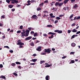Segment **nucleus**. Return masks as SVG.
<instances>
[{
	"label": "nucleus",
	"mask_w": 80,
	"mask_h": 80,
	"mask_svg": "<svg viewBox=\"0 0 80 80\" xmlns=\"http://www.w3.org/2000/svg\"><path fill=\"white\" fill-rule=\"evenodd\" d=\"M28 35H29V33L26 32V34L25 33L23 35H21V37H22V38H23V37H23H28Z\"/></svg>",
	"instance_id": "nucleus-2"
},
{
	"label": "nucleus",
	"mask_w": 80,
	"mask_h": 80,
	"mask_svg": "<svg viewBox=\"0 0 80 80\" xmlns=\"http://www.w3.org/2000/svg\"><path fill=\"white\" fill-rule=\"evenodd\" d=\"M63 16H64V15H60L59 17H63Z\"/></svg>",
	"instance_id": "nucleus-57"
},
{
	"label": "nucleus",
	"mask_w": 80,
	"mask_h": 80,
	"mask_svg": "<svg viewBox=\"0 0 80 80\" xmlns=\"http://www.w3.org/2000/svg\"><path fill=\"white\" fill-rule=\"evenodd\" d=\"M71 45L72 47H75V45H76V44L73 42L71 43Z\"/></svg>",
	"instance_id": "nucleus-12"
},
{
	"label": "nucleus",
	"mask_w": 80,
	"mask_h": 80,
	"mask_svg": "<svg viewBox=\"0 0 80 80\" xmlns=\"http://www.w3.org/2000/svg\"><path fill=\"white\" fill-rule=\"evenodd\" d=\"M41 55H45L46 54V53H43V52H42L41 53Z\"/></svg>",
	"instance_id": "nucleus-49"
},
{
	"label": "nucleus",
	"mask_w": 80,
	"mask_h": 80,
	"mask_svg": "<svg viewBox=\"0 0 80 80\" xmlns=\"http://www.w3.org/2000/svg\"><path fill=\"white\" fill-rule=\"evenodd\" d=\"M30 32V31L28 29H27L26 31H25V33H29V32Z\"/></svg>",
	"instance_id": "nucleus-32"
},
{
	"label": "nucleus",
	"mask_w": 80,
	"mask_h": 80,
	"mask_svg": "<svg viewBox=\"0 0 80 80\" xmlns=\"http://www.w3.org/2000/svg\"><path fill=\"white\" fill-rule=\"evenodd\" d=\"M30 45L32 46V47H33V46H34V43L33 42H32L30 44Z\"/></svg>",
	"instance_id": "nucleus-19"
},
{
	"label": "nucleus",
	"mask_w": 80,
	"mask_h": 80,
	"mask_svg": "<svg viewBox=\"0 0 80 80\" xmlns=\"http://www.w3.org/2000/svg\"><path fill=\"white\" fill-rule=\"evenodd\" d=\"M43 36L44 37H47L48 35H47V34H46L44 33V34H43Z\"/></svg>",
	"instance_id": "nucleus-40"
},
{
	"label": "nucleus",
	"mask_w": 80,
	"mask_h": 80,
	"mask_svg": "<svg viewBox=\"0 0 80 80\" xmlns=\"http://www.w3.org/2000/svg\"><path fill=\"white\" fill-rule=\"evenodd\" d=\"M4 48H8V49H10V48L8 47V46H5L4 47Z\"/></svg>",
	"instance_id": "nucleus-41"
},
{
	"label": "nucleus",
	"mask_w": 80,
	"mask_h": 80,
	"mask_svg": "<svg viewBox=\"0 0 80 80\" xmlns=\"http://www.w3.org/2000/svg\"><path fill=\"white\" fill-rule=\"evenodd\" d=\"M1 77L3 79H6V78L5 77L3 76H1Z\"/></svg>",
	"instance_id": "nucleus-23"
},
{
	"label": "nucleus",
	"mask_w": 80,
	"mask_h": 80,
	"mask_svg": "<svg viewBox=\"0 0 80 80\" xmlns=\"http://www.w3.org/2000/svg\"><path fill=\"white\" fill-rule=\"evenodd\" d=\"M44 52L45 53H51V51L52 50H51L49 48L48 49H45L44 50Z\"/></svg>",
	"instance_id": "nucleus-1"
},
{
	"label": "nucleus",
	"mask_w": 80,
	"mask_h": 80,
	"mask_svg": "<svg viewBox=\"0 0 80 80\" xmlns=\"http://www.w3.org/2000/svg\"><path fill=\"white\" fill-rule=\"evenodd\" d=\"M14 3H18V0H14Z\"/></svg>",
	"instance_id": "nucleus-30"
},
{
	"label": "nucleus",
	"mask_w": 80,
	"mask_h": 80,
	"mask_svg": "<svg viewBox=\"0 0 80 80\" xmlns=\"http://www.w3.org/2000/svg\"><path fill=\"white\" fill-rule=\"evenodd\" d=\"M32 38V36L28 37V38H26L25 39V40H26V41H27V40H30V39H31Z\"/></svg>",
	"instance_id": "nucleus-4"
},
{
	"label": "nucleus",
	"mask_w": 80,
	"mask_h": 80,
	"mask_svg": "<svg viewBox=\"0 0 80 80\" xmlns=\"http://www.w3.org/2000/svg\"><path fill=\"white\" fill-rule=\"evenodd\" d=\"M75 62V61L73 60H72L70 62V64H71V63H74Z\"/></svg>",
	"instance_id": "nucleus-18"
},
{
	"label": "nucleus",
	"mask_w": 80,
	"mask_h": 80,
	"mask_svg": "<svg viewBox=\"0 0 80 80\" xmlns=\"http://www.w3.org/2000/svg\"><path fill=\"white\" fill-rule=\"evenodd\" d=\"M73 14L71 15L70 16L69 19H71V18H73Z\"/></svg>",
	"instance_id": "nucleus-24"
},
{
	"label": "nucleus",
	"mask_w": 80,
	"mask_h": 80,
	"mask_svg": "<svg viewBox=\"0 0 80 80\" xmlns=\"http://www.w3.org/2000/svg\"><path fill=\"white\" fill-rule=\"evenodd\" d=\"M19 28L20 29H22L23 28V26H20Z\"/></svg>",
	"instance_id": "nucleus-44"
},
{
	"label": "nucleus",
	"mask_w": 80,
	"mask_h": 80,
	"mask_svg": "<svg viewBox=\"0 0 80 80\" xmlns=\"http://www.w3.org/2000/svg\"><path fill=\"white\" fill-rule=\"evenodd\" d=\"M17 45H18L20 46L24 45V44L23 42H19L17 43Z\"/></svg>",
	"instance_id": "nucleus-6"
},
{
	"label": "nucleus",
	"mask_w": 80,
	"mask_h": 80,
	"mask_svg": "<svg viewBox=\"0 0 80 80\" xmlns=\"http://www.w3.org/2000/svg\"><path fill=\"white\" fill-rule=\"evenodd\" d=\"M56 33H55L54 32H49V33H48V35H55Z\"/></svg>",
	"instance_id": "nucleus-7"
},
{
	"label": "nucleus",
	"mask_w": 80,
	"mask_h": 80,
	"mask_svg": "<svg viewBox=\"0 0 80 80\" xmlns=\"http://www.w3.org/2000/svg\"><path fill=\"white\" fill-rule=\"evenodd\" d=\"M71 2V3H74V2L75 1V0H70Z\"/></svg>",
	"instance_id": "nucleus-42"
},
{
	"label": "nucleus",
	"mask_w": 80,
	"mask_h": 80,
	"mask_svg": "<svg viewBox=\"0 0 80 80\" xmlns=\"http://www.w3.org/2000/svg\"><path fill=\"white\" fill-rule=\"evenodd\" d=\"M50 15V17H52V16H53V13H50L49 14Z\"/></svg>",
	"instance_id": "nucleus-56"
},
{
	"label": "nucleus",
	"mask_w": 80,
	"mask_h": 80,
	"mask_svg": "<svg viewBox=\"0 0 80 80\" xmlns=\"http://www.w3.org/2000/svg\"><path fill=\"white\" fill-rule=\"evenodd\" d=\"M30 65H35V63H31L30 64Z\"/></svg>",
	"instance_id": "nucleus-54"
},
{
	"label": "nucleus",
	"mask_w": 80,
	"mask_h": 80,
	"mask_svg": "<svg viewBox=\"0 0 80 80\" xmlns=\"http://www.w3.org/2000/svg\"><path fill=\"white\" fill-rule=\"evenodd\" d=\"M32 3H33L34 2H35V0H32L31 1Z\"/></svg>",
	"instance_id": "nucleus-47"
},
{
	"label": "nucleus",
	"mask_w": 80,
	"mask_h": 80,
	"mask_svg": "<svg viewBox=\"0 0 80 80\" xmlns=\"http://www.w3.org/2000/svg\"><path fill=\"white\" fill-rule=\"evenodd\" d=\"M9 52L10 53H13V51L12 50H9Z\"/></svg>",
	"instance_id": "nucleus-55"
},
{
	"label": "nucleus",
	"mask_w": 80,
	"mask_h": 80,
	"mask_svg": "<svg viewBox=\"0 0 80 80\" xmlns=\"http://www.w3.org/2000/svg\"><path fill=\"white\" fill-rule=\"evenodd\" d=\"M31 2V1L30 0H28L27 1V2L28 4H26V5L27 6H28V5H30L31 4V3H30V2Z\"/></svg>",
	"instance_id": "nucleus-10"
},
{
	"label": "nucleus",
	"mask_w": 80,
	"mask_h": 80,
	"mask_svg": "<svg viewBox=\"0 0 80 80\" xmlns=\"http://www.w3.org/2000/svg\"><path fill=\"white\" fill-rule=\"evenodd\" d=\"M44 3H48V0H47L46 1H45L44 2Z\"/></svg>",
	"instance_id": "nucleus-51"
},
{
	"label": "nucleus",
	"mask_w": 80,
	"mask_h": 80,
	"mask_svg": "<svg viewBox=\"0 0 80 80\" xmlns=\"http://www.w3.org/2000/svg\"><path fill=\"white\" fill-rule=\"evenodd\" d=\"M32 62H37V59H32Z\"/></svg>",
	"instance_id": "nucleus-15"
},
{
	"label": "nucleus",
	"mask_w": 80,
	"mask_h": 80,
	"mask_svg": "<svg viewBox=\"0 0 80 80\" xmlns=\"http://www.w3.org/2000/svg\"><path fill=\"white\" fill-rule=\"evenodd\" d=\"M22 31L23 32H21V35H23L24 34H25V29H22Z\"/></svg>",
	"instance_id": "nucleus-9"
},
{
	"label": "nucleus",
	"mask_w": 80,
	"mask_h": 80,
	"mask_svg": "<svg viewBox=\"0 0 80 80\" xmlns=\"http://www.w3.org/2000/svg\"><path fill=\"white\" fill-rule=\"evenodd\" d=\"M8 7L10 8H13V5H8Z\"/></svg>",
	"instance_id": "nucleus-13"
},
{
	"label": "nucleus",
	"mask_w": 80,
	"mask_h": 80,
	"mask_svg": "<svg viewBox=\"0 0 80 80\" xmlns=\"http://www.w3.org/2000/svg\"><path fill=\"white\" fill-rule=\"evenodd\" d=\"M62 33V31H61V30H58V33Z\"/></svg>",
	"instance_id": "nucleus-36"
},
{
	"label": "nucleus",
	"mask_w": 80,
	"mask_h": 80,
	"mask_svg": "<svg viewBox=\"0 0 80 80\" xmlns=\"http://www.w3.org/2000/svg\"><path fill=\"white\" fill-rule=\"evenodd\" d=\"M42 10V8H37V10H38V11H40V10Z\"/></svg>",
	"instance_id": "nucleus-34"
},
{
	"label": "nucleus",
	"mask_w": 80,
	"mask_h": 80,
	"mask_svg": "<svg viewBox=\"0 0 80 80\" xmlns=\"http://www.w3.org/2000/svg\"><path fill=\"white\" fill-rule=\"evenodd\" d=\"M78 7V6L77 4H75V5L74 6V8L75 9L77 8Z\"/></svg>",
	"instance_id": "nucleus-14"
},
{
	"label": "nucleus",
	"mask_w": 80,
	"mask_h": 80,
	"mask_svg": "<svg viewBox=\"0 0 80 80\" xmlns=\"http://www.w3.org/2000/svg\"><path fill=\"white\" fill-rule=\"evenodd\" d=\"M42 16L43 17H46V15L45 13H44L43 14Z\"/></svg>",
	"instance_id": "nucleus-48"
},
{
	"label": "nucleus",
	"mask_w": 80,
	"mask_h": 80,
	"mask_svg": "<svg viewBox=\"0 0 80 80\" xmlns=\"http://www.w3.org/2000/svg\"><path fill=\"white\" fill-rule=\"evenodd\" d=\"M0 68H3V65L2 64H0Z\"/></svg>",
	"instance_id": "nucleus-50"
},
{
	"label": "nucleus",
	"mask_w": 80,
	"mask_h": 80,
	"mask_svg": "<svg viewBox=\"0 0 80 80\" xmlns=\"http://www.w3.org/2000/svg\"><path fill=\"white\" fill-rule=\"evenodd\" d=\"M55 16H51L50 18H55Z\"/></svg>",
	"instance_id": "nucleus-53"
},
{
	"label": "nucleus",
	"mask_w": 80,
	"mask_h": 80,
	"mask_svg": "<svg viewBox=\"0 0 80 80\" xmlns=\"http://www.w3.org/2000/svg\"><path fill=\"white\" fill-rule=\"evenodd\" d=\"M33 33H35L34 32H33V31H32L31 32V34H33Z\"/></svg>",
	"instance_id": "nucleus-63"
},
{
	"label": "nucleus",
	"mask_w": 80,
	"mask_h": 80,
	"mask_svg": "<svg viewBox=\"0 0 80 80\" xmlns=\"http://www.w3.org/2000/svg\"><path fill=\"white\" fill-rule=\"evenodd\" d=\"M70 55H74V54L75 53V52H70Z\"/></svg>",
	"instance_id": "nucleus-39"
},
{
	"label": "nucleus",
	"mask_w": 80,
	"mask_h": 80,
	"mask_svg": "<svg viewBox=\"0 0 80 80\" xmlns=\"http://www.w3.org/2000/svg\"><path fill=\"white\" fill-rule=\"evenodd\" d=\"M11 66H12V67H14V66H15L16 65V64L15 63H12L11 64Z\"/></svg>",
	"instance_id": "nucleus-29"
},
{
	"label": "nucleus",
	"mask_w": 80,
	"mask_h": 80,
	"mask_svg": "<svg viewBox=\"0 0 80 80\" xmlns=\"http://www.w3.org/2000/svg\"><path fill=\"white\" fill-rule=\"evenodd\" d=\"M58 22V20H56L55 21L54 23H57V22Z\"/></svg>",
	"instance_id": "nucleus-60"
},
{
	"label": "nucleus",
	"mask_w": 80,
	"mask_h": 80,
	"mask_svg": "<svg viewBox=\"0 0 80 80\" xmlns=\"http://www.w3.org/2000/svg\"><path fill=\"white\" fill-rule=\"evenodd\" d=\"M6 2L8 3H10V1L9 0H6Z\"/></svg>",
	"instance_id": "nucleus-37"
},
{
	"label": "nucleus",
	"mask_w": 80,
	"mask_h": 80,
	"mask_svg": "<svg viewBox=\"0 0 80 80\" xmlns=\"http://www.w3.org/2000/svg\"><path fill=\"white\" fill-rule=\"evenodd\" d=\"M68 1H69V0H65L64 1V4H66V3H67L68 2Z\"/></svg>",
	"instance_id": "nucleus-17"
},
{
	"label": "nucleus",
	"mask_w": 80,
	"mask_h": 80,
	"mask_svg": "<svg viewBox=\"0 0 80 80\" xmlns=\"http://www.w3.org/2000/svg\"><path fill=\"white\" fill-rule=\"evenodd\" d=\"M75 23H74L72 24L71 26H72V27H73V26H75Z\"/></svg>",
	"instance_id": "nucleus-59"
},
{
	"label": "nucleus",
	"mask_w": 80,
	"mask_h": 80,
	"mask_svg": "<svg viewBox=\"0 0 80 80\" xmlns=\"http://www.w3.org/2000/svg\"><path fill=\"white\" fill-rule=\"evenodd\" d=\"M54 37V36L53 35H51L50 37H49V38H53Z\"/></svg>",
	"instance_id": "nucleus-22"
},
{
	"label": "nucleus",
	"mask_w": 80,
	"mask_h": 80,
	"mask_svg": "<svg viewBox=\"0 0 80 80\" xmlns=\"http://www.w3.org/2000/svg\"><path fill=\"white\" fill-rule=\"evenodd\" d=\"M56 19L57 20H60V18L59 17H57Z\"/></svg>",
	"instance_id": "nucleus-43"
},
{
	"label": "nucleus",
	"mask_w": 80,
	"mask_h": 80,
	"mask_svg": "<svg viewBox=\"0 0 80 80\" xmlns=\"http://www.w3.org/2000/svg\"><path fill=\"white\" fill-rule=\"evenodd\" d=\"M43 4H44V3H43V2L40 4H39V6H40V7H42L43 6Z\"/></svg>",
	"instance_id": "nucleus-20"
},
{
	"label": "nucleus",
	"mask_w": 80,
	"mask_h": 80,
	"mask_svg": "<svg viewBox=\"0 0 80 80\" xmlns=\"http://www.w3.org/2000/svg\"><path fill=\"white\" fill-rule=\"evenodd\" d=\"M78 19H80V17H78L77 18V20H78Z\"/></svg>",
	"instance_id": "nucleus-62"
},
{
	"label": "nucleus",
	"mask_w": 80,
	"mask_h": 80,
	"mask_svg": "<svg viewBox=\"0 0 80 80\" xmlns=\"http://www.w3.org/2000/svg\"><path fill=\"white\" fill-rule=\"evenodd\" d=\"M33 35L34 37H36V36H38V33L37 32H35L34 34Z\"/></svg>",
	"instance_id": "nucleus-26"
},
{
	"label": "nucleus",
	"mask_w": 80,
	"mask_h": 80,
	"mask_svg": "<svg viewBox=\"0 0 80 80\" xmlns=\"http://www.w3.org/2000/svg\"><path fill=\"white\" fill-rule=\"evenodd\" d=\"M45 61H40V64H42L43 63H45Z\"/></svg>",
	"instance_id": "nucleus-25"
},
{
	"label": "nucleus",
	"mask_w": 80,
	"mask_h": 80,
	"mask_svg": "<svg viewBox=\"0 0 80 80\" xmlns=\"http://www.w3.org/2000/svg\"><path fill=\"white\" fill-rule=\"evenodd\" d=\"M51 64H49L48 65H46L45 67H51Z\"/></svg>",
	"instance_id": "nucleus-33"
},
{
	"label": "nucleus",
	"mask_w": 80,
	"mask_h": 80,
	"mask_svg": "<svg viewBox=\"0 0 80 80\" xmlns=\"http://www.w3.org/2000/svg\"><path fill=\"white\" fill-rule=\"evenodd\" d=\"M72 32H77V30H76L75 29H74L72 30Z\"/></svg>",
	"instance_id": "nucleus-28"
},
{
	"label": "nucleus",
	"mask_w": 80,
	"mask_h": 80,
	"mask_svg": "<svg viewBox=\"0 0 80 80\" xmlns=\"http://www.w3.org/2000/svg\"><path fill=\"white\" fill-rule=\"evenodd\" d=\"M13 75L15 76V77H17L18 76V74L17 73L14 72L13 73Z\"/></svg>",
	"instance_id": "nucleus-35"
},
{
	"label": "nucleus",
	"mask_w": 80,
	"mask_h": 80,
	"mask_svg": "<svg viewBox=\"0 0 80 80\" xmlns=\"http://www.w3.org/2000/svg\"><path fill=\"white\" fill-rule=\"evenodd\" d=\"M21 32L20 30H18L17 32V33H21Z\"/></svg>",
	"instance_id": "nucleus-45"
},
{
	"label": "nucleus",
	"mask_w": 80,
	"mask_h": 80,
	"mask_svg": "<svg viewBox=\"0 0 80 80\" xmlns=\"http://www.w3.org/2000/svg\"><path fill=\"white\" fill-rule=\"evenodd\" d=\"M15 63L16 64H17L18 65H20V64H21V63L18 62H16Z\"/></svg>",
	"instance_id": "nucleus-27"
},
{
	"label": "nucleus",
	"mask_w": 80,
	"mask_h": 80,
	"mask_svg": "<svg viewBox=\"0 0 80 80\" xmlns=\"http://www.w3.org/2000/svg\"><path fill=\"white\" fill-rule=\"evenodd\" d=\"M71 38H75V35H74L73 36H72Z\"/></svg>",
	"instance_id": "nucleus-58"
},
{
	"label": "nucleus",
	"mask_w": 80,
	"mask_h": 80,
	"mask_svg": "<svg viewBox=\"0 0 80 80\" xmlns=\"http://www.w3.org/2000/svg\"><path fill=\"white\" fill-rule=\"evenodd\" d=\"M63 4V2H61L60 3H59L58 4V6L59 7H61V6H62Z\"/></svg>",
	"instance_id": "nucleus-16"
},
{
	"label": "nucleus",
	"mask_w": 80,
	"mask_h": 80,
	"mask_svg": "<svg viewBox=\"0 0 80 80\" xmlns=\"http://www.w3.org/2000/svg\"><path fill=\"white\" fill-rule=\"evenodd\" d=\"M67 10H68L69 7H66V8L64 7L63 8V9L64 10H65V11L67 10Z\"/></svg>",
	"instance_id": "nucleus-11"
},
{
	"label": "nucleus",
	"mask_w": 80,
	"mask_h": 80,
	"mask_svg": "<svg viewBox=\"0 0 80 80\" xmlns=\"http://www.w3.org/2000/svg\"><path fill=\"white\" fill-rule=\"evenodd\" d=\"M55 2H52V3H50L51 4V6H53V4L55 3Z\"/></svg>",
	"instance_id": "nucleus-31"
},
{
	"label": "nucleus",
	"mask_w": 80,
	"mask_h": 80,
	"mask_svg": "<svg viewBox=\"0 0 80 80\" xmlns=\"http://www.w3.org/2000/svg\"><path fill=\"white\" fill-rule=\"evenodd\" d=\"M55 5L56 7H57V6H58V5H59V2H56L55 3Z\"/></svg>",
	"instance_id": "nucleus-21"
},
{
	"label": "nucleus",
	"mask_w": 80,
	"mask_h": 80,
	"mask_svg": "<svg viewBox=\"0 0 80 80\" xmlns=\"http://www.w3.org/2000/svg\"><path fill=\"white\" fill-rule=\"evenodd\" d=\"M58 30H56L54 31L55 32H58Z\"/></svg>",
	"instance_id": "nucleus-52"
},
{
	"label": "nucleus",
	"mask_w": 80,
	"mask_h": 80,
	"mask_svg": "<svg viewBox=\"0 0 80 80\" xmlns=\"http://www.w3.org/2000/svg\"><path fill=\"white\" fill-rule=\"evenodd\" d=\"M79 33H80V31H78L76 32V34H79Z\"/></svg>",
	"instance_id": "nucleus-61"
},
{
	"label": "nucleus",
	"mask_w": 80,
	"mask_h": 80,
	"mask_svg": "<svg viewBox=\"0 0 80 80\" xmlns=\"http://www.w3.org/2000/svg\"><path fill=\"white\" fill-rule=\"evenodd\" d=\"M68 33H70V32H71V31L70 30H69L68 31Z\"/></svg>",
	"instance_id": "nucleus-46"
},
{
	"label": "nucleus",
	"mask_w": 80,
	"mask_h": 80,
	"mask_svg": "<svg viewBox=\"0 0 80 80\" xmlns=\"http://www.w3.org/2000/svg\"><path fill=\"white\" fill-rule=\"evenodd\" d=\"M32 18H34V19H35V20H37L38 17L37 16V15H34L32 16Z\"/></svg>",
	"instance_id": "nucleus-5"
},
{
	"label": "nucleus",
	"mask_w": 80,
	"mask_h": 80,
	"mask_svg": "<svg viewBox=\"0 0 80 80\" xmlns=\"http://www.w3.org/2000/svg\"><path fill=\"white\" fill-rule=\"evenodd\" d=\"M66 58V56H63L62 57V59H63L64 58Z\"/></svg>",
	"instance_id": "nucleus-64"
},
{
	"label": "nucleus",
	"mask_w": 80,
	"mask_h": 80,
	"mask_svg": "<svg viewBox=\"0 0 80 80\" xmlns=\"http://www.w3.org/2000/svg\"><path fill=\"white\" fill-rule=\"evenodd\" d=\"M45 79L46 80H49L50 79V76L47 75L46 76Z\"/></svg>",
	"instance_id": "nucleus-8"
},
{
	"label": "nucleus",
	"mask_w": 80,
	"mask_h": 80,
	"mask_svg": "<svg viewBox=\"0 0 80 80\" xmlns=\"http://www.w3.org/2000/svg\"><path fill=\"white\" fill-rule=\"evenodd\" d=\"M48 27H52V25H48L47 26Z\"/></svg>",
	"instance_id": "nucleus-38"
},
{
	"label": "nucleus",
	"mask_w": 80,
	"mask_h": 80,
	"mask_svg": "<svg viewBox=\"0 0 80 80\" xmlns=\"http://www.w3.org/2000/svg\"><path fill=\"white\" fill-rule=\"evenodd\" d=\"M36 50L38 52H40L42 50V47L41 46L38 47V48L36 49Z\"/></svg>",
	"instance_id": "nucleus-3"
}]
</instances>
